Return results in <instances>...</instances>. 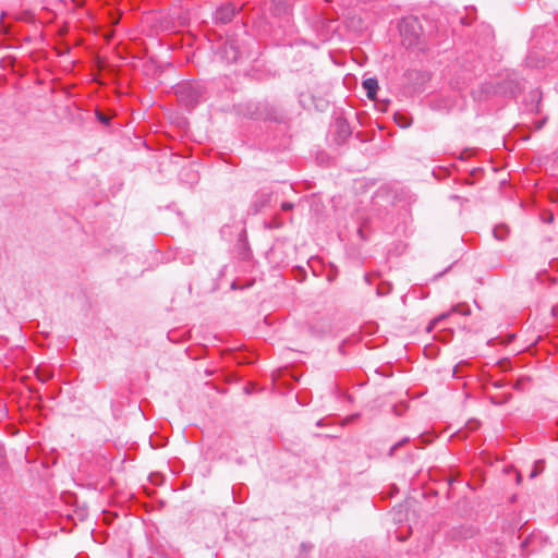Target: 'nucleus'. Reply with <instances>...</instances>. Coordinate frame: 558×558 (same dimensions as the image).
I'll list each match as a JSON object with an SVG mask.
<instances>
[{
	"label": "nucleus",
	"mask_w": 558,
	"mask_h": 558,
	"mask_svg": "<svg viewBox=\"0 0 558 558\" xmlns=\"http://www.w3.org/2000/svg\"><path fill=\"white\" fill-rule=\"evenodd\" d=\"M245 116L253 120H263L286 125V112L268 101L248 102L245 107Z\"/></svg>",
	"instance_id": "obj_1"
},
{
	"label": "nucleus",
	"mask_w": 558,
	"mask_h": 558,
	"mask_svg": "<svg viewBox=\"0 0 558 558\" xmlns=\"http://www.w3.org/2000/svg\"><path fill=\"white\" fill-rule=\"evenodd\" d=\"M204 89L196 83H182L175 88L179 100L189 109H193L203 99Z\"/></svg>",
	"instance_id": "obj_2"
},
{
	"label": "nucleus",
	"mask_w": 558,
	"mask_h": 558,
	"mask_svg": "<svg viewBox=\"0 0 558 558\" xmlns=\"http://www.w3.org/2000/svg\"><path fill=\"white\" fill-rule=\"evenodd\" d=\"M399 31L403 38V43L412 47L418 44L423 34L422 24L416 16H408L401 20Z\"/></svg>",
	"instance_id": "obj_3"
},
{
	"label": "nucleus",
	"mask_w": 558,
	"mask_h": 558,
	"mask_svg": "<svg viewBox=\"0 0 558 558\" xmlns=\"http://www.w3.org/2000/svg\"><path fill=\"white\" fill-rule=\"evenodd\" d=\"M351 135L352 130L347 119L342 117L336 118L330 129V136L332 142L336 145L341 146L351 137Z\"/></svg>",
	"instance_id": "obj_4"
},
{
	"label": "nucleus",
	"mask_w": 558,
	"mask_h": 558,
	"mask_svg": "<svg viewBox=\"0 0 558 558\" xmlns=\"http://www.w3.org/2000/svg\"><path fill=\"white\" fill-rule=\"evenodd\" d=\"M474 154V150L473 149H464L457 162L454 163V168L457 171H462V172H466L468 174L470 175H473V174H477V171H481L483 173L487 172V171H492V172H496V168L493 167L492 163H487V168H483V167H470V168H463L462 165L466 163L468 160L473 156Z\"/></svg>",
	"instance_id": "obj_5"
},
{
	"label": "nucleus",
	"mask_w": 558,
	"mask_h": 558,
	"mask_svg": "<svg viewBox=\"0 0 558 558\" xmlns=\"http://www.w3.org/2000/svg\"><path fill=\"white\" fill-rule=\"evenodd\" d=\"M239 12L240 8H236L232 2H226L216 9L214 20L217 24H228Z\"/></svg>",
	"instance_id": "obj_6"
},
{
	"label": "nucleus",
	"mask_w": 558,
	"mask_h": 558,
	"mask_svg": "<svg viewBox=\"0 0 558 558\" xmlns=\"http://www.w3.org/2000/svg\"><path fill=\"white\" fill-rule=\"evenodd\" d=\"M521 89V83L515 77H508L498 83V94L504 96L517 97Z\"/></svg>",
	"instance_id": "obj_7"
},
{
	"label": "nucleus",
	"mask_w": 558,
	"mask_h": 558,
	"mask_svg": "<svg viewBox=\"0 0 558 558\" xmlns=\"http://www.w3.org/2000/svg\"><path fill=\"white\" fill-rule=\"evenodd\" d=\"M451 314H460L463 316H468L471 314V308L465 303H459L453 305L449 312L440 314L430 323V325L428 326V331L432 330V328L437 326L439 323H441L444 319L449 317Z\"/></svg>",
	"instance_id": "obj_8"
},
{
	"label": "nucleus",
	"mask_w": 558,
	"mask_h": 558,
	"mask_svg": "<svg viewBox=\"0 0 558 558\" xmlns=\"http://www.w3.org/2000/svg\"><path fill=\"white\" fill-rule=\"evenodd\" d=\"M498 94V83H483L478 88L472 90V96L475 100L482 101L487 99L490 95Z\"/></svg>",
	"instance_id": "obj_9"
},
{
	"label": "nucleus",
	"mask_w": 558,
	"mask_h": 558,
	"mask_svg": "<svg viewBox=\"0 0 558 558\" xmlns=\"http://www.w3.org/2000/svg\"><path fill=\"white\" fill-rule=\"evenodd\" d=\"M362 87L368 99L374 100L378 92V81L376 77H367L362 81Z\"/></svg>",
	"instance_id": "obj_10"
},
{
	"label": "nucleus",
	"mask_w": 558,
	"mask_h": 558,
	"mask_svg": "<svg viewBox=\"0 0 558 558\" xmlns=\"http://www.w3.org/2000/svg\"><path fill=\"white\" fill-rule=\"evenodd\" d=\"M529 101L531 102L530 110L539 112V106L542 100V92L538 88L532 89L529 93Z\"/></svg>",
	"instance_id": "obj_11"
},
{
	"label": "nucleus",
	"mask_w": 558,
	"mask_h": 558,
	"mask_svg": "<svg viewBox=\"0 0 558 558\" xmlns=\"http://www.w3.org/2000/svg\"><path fill=\"white\" fill-rule=\"evenodd\" d=\"M226 54L228 60L231 62H240L243 59L242 52H240L233 44H231L229 48L226 49Z\"/></svg>",
	"instance_id": "obj_12"
},
{
	"label": "nucleus",
	"mask_w": 558,
	"mask_h": 558,
	"mask_svg": "<svg viewBox=\"0 0 558 558\" xmlns=\"http://www.w3.org/2000/svg\"><path fill=\"white\" fill-rule=\"evenodd\" d=\"M508 233H509V230L506 226H496L493 230V234H494V238L499 240V241H504L507 239L508 236Z\"/></svg>",
	"instance_id": "obj_13"
},
{
	"label": "nucleus",
	"mask_w": 558,
	"mask_h": 558,
	"mask_svg": "<svg viewBox=\"0 0 558 558\" xmlns=\"http://www.w3.org/2000/svg\"><path fill=\"white\" fill-rule=\"evenodd\" d=\"M395 122L402 129H407L412 124V120L404 114H395Z\"/></svg>",
	"instance_id": "obj_14"
},
{
	"label": "nucleus",
	"mask_w": 558,
	"mask_h": 558,
	"mask_svg": "<svg viewBox=\"0 0 558 558\" xmlns=\"http://www.w3.org/2000/svg\"><path fill=\"white\" fill-rule=\"evenodd\" d=\"M543 471V462L542 461H536L534 463V468L533 470L531 471L530 473V477L531 478H534L535 476H537L538 473H541Z\"/></svg>",
	"instance_id": "obj_15"
},
{
	"label": "nucleus",
	"mask_w": 558,
	"mask_h": 558,
	"mask_svg": "<svg viewBox=\"0 0 558 558\" xmlns=\"http://www.w3.org/2000/svg\"><path fill=\"white\" fill-rule=\"evenodd\" d=\"M97 119L102 124H109V121H110V119L102 113H98Z\"/></svg>",
	"instance_id": "obj_16"
},
{
	"label": "nucleus",
	"mask_w": 558,
	"mask_h": 558,
	"mask_svg": "<svg viewBox=\"0 0 558 558\" xmlns=\"http://www.w3.org/2000/svg\"><path fill=\"white\" fill-rule=\"evenodd\" d=\"M281 207L284 211H288L293 208V205L291 203H283Z\"/></svg>",
	"instance_id": "obj_17"
},
{
	"label": "nucleus",
	"mask_w": 558,
	"mask_h": 558,
	"mask_svg": "<svg viewBox=\"0 0 558 558\" xmlns=\"http://www.w3.org/2000/svg\"><path fill=\"white\" fill-rule=\"evenodd\" d=\"M407 440H408V439H404V440H402V441H400V442L396 444V445L391 448V453H392V452H393V451H395L399 446H401V444L405 442Z\"/></svg>",
	"instance_id": "obj_18"
},
{
	"label": "nucleus",
	"mask_w": 558,
	"mask_h": 558,
	"mask_svg": "<svg viewBox=\"0 0 558 558\" xmlns=\"http://www.w3.org/2000/svg\"><path fill=\"white\" fill-rule=\"evenodd\" d=\"M544 124H545V120H543V121L538 122V124H537L536 129H537V130L542 129Z\"/></svg>",
	"instance_id": "obj_19"
},
{
	"label": "nucleus",
	"mask_w": 558,
	"mask_h": 558,
	"mask_svg": "<svg viewBox=\"0 0 558 558\" xmlns=\"http://www.w3.org/2000/svg\"><path fill=\"white\" fill-rule=\"evenodd\" d=\"M555 161L558 163V149L554 153Z\"/></svg>",
	"instance_id": "obj_20"
}]
</instances>
